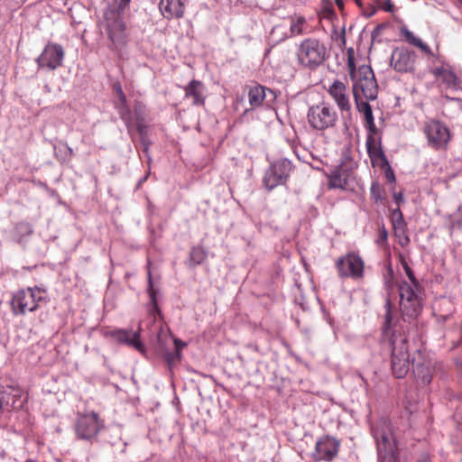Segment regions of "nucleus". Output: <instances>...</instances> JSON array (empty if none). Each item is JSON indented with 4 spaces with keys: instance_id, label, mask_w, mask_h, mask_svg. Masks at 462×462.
<instances>
[{
    "instance_id": "nucleus-1",
    "label": "nucleus",
    "mask_w": 462,
    "mask_h": 462,
    "mask_svg": "<svg viewBox=\"0 0 462 462\" xmlns=\"http://www.w3.org/2000/svg\"><path fill=\"white\" fill-rule=\"evenodd\" d=\"M347 68L356 108L363 114L369 131L374 133V119L368 101L374 100L378 95L374 74L369 65L355 58L353 49L347 51Z\"/></svg>"
},
{
    "instance_id": "nucleus-2",
    "label": "nucleus",
    "mask_w": 462,
    "mask_h": 462,
    "mask_svg": "<svg viewBox=\"0 0 462 462\" xmlns=\"http://www.w3.org/2000/svg\"><path fill=\"white\" fill-rule=\"evenodd\" d=\"M131 0H119L116 11L109 10L105 14L103 28L109 41V48L115 51H122L127 44L128 33L126 24L121 13Z\"/></svg>"
},
{
    "instance_id": "nucleus-3",
    "label": "nucleus",
    "mask_w": 462,
    "mask_h": 462,
    "mask_svg": "<svg viewBox=\"0 0 462 462\" xmlns=\"http://www.w3.org/2000/svg\"><path fill=\"white\" fill-rule=\"evenodd\" d=\"M403 269L409 279L400 285V308L404 316L415 318L421 310V300L417 293L418 284L415 277L406 263H402Z\"/></svg>"
},
{
    "instance_id": "nucleus-4",
    "label": "nucleus",
    "mask_w": 462,
    "mask_h": 462,
    "mask_svg": "<svg viewBox=\"0 0 462 462\" xmlns=\"http://www.w3.org/2000/svg\"><path fill=\"white\" fill-rule=\"evenodd\" d=\"M374 434L377 441L379 462H396L397 442L391 424L383 421Z\"/></svg>"
},
{
    "instance_id": "nucleus-5",
    "label": "nucleus",
    "mask_w": 462,
    "mask_h": 462,
    "mask_svg": "<svg viewBox=\"0 0 462 462\" xmlns=\"http://www.w3.org/2000/svg\"><path fill=\"white\" fill-rule=\"evenodd\" d=\"M307 120L311 128L323 131L336 125L337 114L330 105L319 103L309 108Z\"/></svg>"
},
{
    "instance_id": "nucleus-6",
    "label": "nucleus",
    "mask_w": 462,
    "mask_h": 462,
    "mask_svg": "<svg viewBox=\"0 0 462 462\" xmlns=\"http://www.w3.org/2000/svg\"><path fill=\"white\" fill-rule=\"evenodd\" d=\"M423 133L428 145L436 151L447 150L452 138L448 126L438 120L427 122L423 127Z\"/></svg>"
},
{
    "instance_id": "nucleus-7",
    "label": "nucleus",
    "mask_w": 462,
    "mask_h": 462,
    "mask_svg": "<svg viewBox=\"0 0 462 462\" xmlns=\"http://www.w3.org/2000/svg\"><path fill=\"white\" fill-rule=\"evenodd\" d=\"M44 299L45 291L38 287L22 290L13 297L11 302L13 311L16 315L34 311Z\"/></svg>"
},
{
    "instance_id": "nucleus-8",
    "label": "nucleus",
    "mask_w": 462,
    "mask_h": 462,
    "mask_svg": "<svg viewBox=\"0 0 462 462\" xmlns=\"http://www.w3.org/2000/svg\"><path fill=\"white\" fill-rule=\"evenodd\" d=\"M326 56V49L316 40H306L299 48V61L306 67H315L320 64Z\"/></svg>"
},
{
    "instance_id": "nucleus-9",
    "label": "nucleus",
    "mask_w": 462,
    "mask_h": 462,
    "mask_svg": "<svg viewBox=\"0 0 462 462\" xmlns=\"http://www.w3.org/2000/svg\"><path fill=\"white\" fill-rule=\"evenodd\" d=\"M64 56L65 51L61 45L50 42L45 45L36 62L40 69L53 70L62 65Z\"/></svg>"
},
{
    "instance_id": "nucleus-10",
    "label": "nucleus",
    "mask_w": 462,
    "mask_h": 462,
    "mask_svg": "<svg viewBox=\"0 0 462 462\" xmlns=\"http://www.w3.org/2000/svg\"><path fill=\"white\" fill-rule=\"evenodd\" d=\"M336 266L339 275L342 277L360 279L364 275V261L355 253H349L339 258L336 263Z\"/></svg>"
},
{
    "instance_id": "nucleus-11",
    "label": "nucleus",
    "mask_w": 462,
    "mask_h": 462,
    "mask_svg": "<svg viewBox=\"0 0 462 462\" xmlns=\"http://www.w3.org/2000/svg\"><path fill=\"white\" fill-rule=\"evenodd\" d=\"M392 367L393 374L398 378L404 377L410 369L408 346L404 339H401L398 343L393 342Z\"/></svg>"
},
{
    "instance_id": "nucleus-12",
    "label": "nucleus",
    "mask_w": 462,
    "mask_h": 462,
    "mask_svg": "<svg viewBox=\"0 0 462 462\" xmlns=\"http://www.w3.org/2000/svg\"><path fill=\"white\" fill-rule=\"evenodd\" d=\"M291 165L286 161L273 163L267 171L263 182L267 189H272L274 187L283 183L289 175Z\"/></svg>"
},
{
    "instance_id": "nucleus-13",
    "label": "nucleus",
    "mask_w": 462,
    "mask_h": 462,
    "mask_svg": "<svg viewBox=\"0 0 462 462\" xmlns=\"http://www.w3.org/2000/svg\"><path fill=\"white\" fill-rule=\"evenodd\" d=\"M100 427L97 415L91 412L79 418L76 431L79 438L88 439L97 436Z\"/></svg>"
},
{
    "instance_id": "nucleus-14",
    "label": "nucleus",
    "mask_w": 462,
    "mask_h": 462,
    "mask_svg": "<svg viewBox=\"0 0 462 462\" xmlns=\"http://www.w3.org/2000/svg\"><path fill=\"white\" fill-rule=\"evenodd\" d=\"M339 442L331 437L324 436L316 443L315 456L317 459L331 461L338 452Z\"/></svg>"
},
{
    "instance_id": "nucleus-15",
    "label": "nucleus",
    "mask_w": 462,
    "mask_h": 462,
    "mask_svg": "<svg viewBox=\"0 0 462 462\" xmlns=\"http://www.w3.org/2000/svg\"><path fill=\"white\" fill-rule=\"evenodd\" d=\"M328 94L342 111L348 112L351 109V104L346 86L338 80L334 81L328 88Z\"/></svg>"
},
{
    "instance_id": "nucleus-16",
    "label": "nucleus",
    "mask_w": 462,
    "mask_h": 462,
    "mask_svg": "<svg viewBox=\"0 0 462 462\" xmlns=\"http://www.w3.org/2000/svg\"><path fill=\"white\" fill-rule=\"evenodd\" d=\"M414 54L405 49H397L392 54V64L395 70L406 72L412 69Z\"/></svg>"
},
{
    "instance_id": "nucleus-17",
    "label": "nucleus",
    "mask_w": 462,
    "mask_h": 462,
    "mask_svg": "<svg viewBox=\"0 0 462 462\" xmlns=\"http://www.w3.org/2000/svg\"><path fill=\"white\" fill-rule=\"evenodd\" d=\"M159 7L163 17L180 18L184 14L185 2L184 0H161Z\"/></svg>"
},
{
    "instance_id": "nucleus-18",
    "label": "nucleus",
    "mask_w": 462,
    "mask_h": 462,
    "mask_svg": "<svg viewBox=\"0 0 462 462\" xmlns=\"http://www.w3.org/2000/svg\"><path fill=\"white\" fill-rule=\"evenodd\" d=\"M109 335L120 343H125L142 353L144 352V346L140 341L138 331L114 330L110 331Z\"/></svg>"
},
{
    "instance_id": "nucleus-19",
    "label": "nucleus",
    "mask_w": 462,
    "mask_h": 462,
    "mask_svg": "<svg viewBox=\"0 0 462 462\" xmlns=\"http://www.w3.org/2000/svg\"><path fill=\"white\" fill-rule=\"evenodd\" d=\"M185 97L192 99L195 106L203 105L205 102V86L199 80H191L185 88Z\"/></svg>"
},
{
    "instance_id": "nucleus-20",
    "label": "nucleus",
    "mask_w": 462,
    "mask_h": 462,
    "mask_svg": "<svg viewBox=\"0 0 462 462\" xmlns=\"http://www.w3.org/2000/svg\"><path fill=\"white\" fill-rule=\"evenodd\" d=\"M348 179V172L342 167L332 171L328 177V185L331 188L344 189Z\"/></svg>"
},
{
    "instance_id": "nucleus-21",
    "label": "nucleus",
    "mask_w": 462,
    "mask_h": 462,
    "mask_svg": "<svg viewBox=\"0 0 462 462\" xmlns=\"http://www.w3.org/2000/svg\"><path fill=\"white\" fill-rule=\"evenodd\" d=\"M265 97L266 89L262 86H254L249 89L248 100L252 107L260 106Z\"/></svg>"
},
{
    "instance_id": "nucleus-22",
    "label": "nucleus",
    "mask_w": 462,
    "mask_h": 462,
    "mask_svg": "<svg viewBox=\"0 0 462 462\" xmlns=\"http://www.w3.org/2000/svg\"><path fill=\"white\" fill-rule=\"evenodd\" d=\"M366 147L373 163L378 162L383 159L382 150L379 147L377 141L371 135L368 136L366 140Z\"/></svg>"
},
{
    "instance_id": "nucleus-23",
    "label": "nucleus",
    "mask_w": 462,
    "mask_h": 462,
    "mask_svg": "<svg viewBox=\"0 0 462 462\" xmlns=\"http://www.w3.org/2000/svg\"><path fill=\"white\" fill-rule=\"evenodd\" d=\"M436 74L439 80L446 83L448 87H456L457 83V78L456 74L447 69H438Z\"/></svg>"
},
{
    "instance_id": "nucleus-24",
    "label": "nucleus",
    "mask_w": 462,
    "mask_h": 462,
    "mask_svg": "<svg viewBox=\"0 0 462 462\" xmlns=\"http://www.w3.org/2000/svg\"><path fill=\"white\" fill-rule=\"evenodd\" d=\"M116 92L118 96V102L116 103V107L119 110V113L121 115V117L124 121L126 122V124L129 123V116L128 111L125 107L126 98L125 96L123 93V90L120 86L116 87Z\"/></svg>"
},
{
    "instance_id": "nucleus-25",
    "label": "nucleus",
    "mask_w": 462,
    "mask_h": 462,
    "mask_svg": "<svg viewBox=\"0 0 462 462\" xmlns=\"http://www.w3.org/2000/svg\"><path fill=\"white\" fill-rule=\"evenodd\" d=\"M402 33L405 37L407 42H409L411 44L419 47L422 51H424L426 53H430V48L428 47V45L423 43L420 39L416 37L408 29H402Z\"/></svg>"
},
{
    "instance_id": "nucleus-26",
    "label": "nucleus",
    "mask_w": 462,
    "mask_h": 462,
    "mask_svg": "<svg viewBox=\"0 0 462 462\" xmlns=\"http://www.w3.org/2000/svg\"><path fill=\"white\" fill-rule=\"evenodd\" d=\"M393 226L395 234H403L404 225L402 214L399 210L393 212Z\"/></svg>"
},
{
    "instance_id": "nucleus-27",
    "label": "nucleus",
    "mask_w": 462,
    "mask_h": 462,
    "mask_svg": "<svg viewBox=\"0 0 462 462\" xmlns=\"http://www.w3.org/2000/svg\"><path fill=\"white\" fill-rule=\"evenodd\" d=\"M206 258V253L202 248H193L190 253V259L196 263H200Z\"/></svg>"
},
{
    "instance_id": "nucleus-28",
    "label": "nucleus",
    "mask_w": 462,
    "mask_h": 462,
    "mask_svg": "<svg viewBox=\"0 0 462 462\" xmlns=\"http://www.w3.org/2000/svg\"><path fill=\"white\" fill-rule=\"evenodd\" d=\"M304 23V19L302 17H299L296 20V23H294L291 25V31L294 33H300L302 32V24Z\"/></svg>"
},
{
    "instance_id": "nucleus-29",
    "label": "nucleus",
    "mask_w": 462,
    "mask_h": 462,
    "mask_svg": "<svg viewBox=\"0 0 462 462\" xmlns=\"http://www.w3.org/2000/svg\"><path fill=\"white\" fill-rule=\"evenodd\" d=\"M174 345H175L177 357H178V359H180V352L186 346V344L184 342H182L181 340L175 338Z\"/></svg>"
},
{
    "instance_id": "nucleus-30",
    "label": "nucleus",
    "mask_w": 462,
    "mask_h": 462,
    "mask_svg": "<svg viewBox=\"0 0 462 462\" xmlns=\"http://www.w3.org/2000/svg\"><path fill=\"white\" fill-rule=\"evenodd\" d=\"M383 8V10H385L386 12H389V13L394 12V5L391 2V0H385L384 5Z\"/></svg>"
},
{
    "instance_id": "nucleus-31",
    "label": "nucleus",
    "mask_w": 462,
    "mask_h": 462,
    "mask_svg": "<svg viewBox=\"0 0 462 462\" xmlns=\"http://www.w3.org/2000/svg\"><path fill=\"white\" fill-rule=\"evenodd\" d=\"M396 235L400 236V243L402 245H406L409 243V238L404 235V233L401 235L398 233Z\"/></svg>"
},
{
    "instance_id": "nucleus-32",
    "label": "nucleus",
    "mask_w": 462,
    "mask_h": 462,
    "mask_svg": "<svg viewBox=\"0 0 462 462\" xmlns=\"http://www.w3.org/2000/svg\"><path fill=\"white\" fill-rule=\"evenodd\" d=\"M5 393L4 390L0 389V410L2 409L4 402L5 401Z\"/></svg>"
},
{
    "instance_id": "nucleus-33",
    "label": "nucleus",
    "mask_w": 462,
    "mask_h": 462,
    "mask_svg": "<svg viewBox=\"0 0 462 462\" xmlns=\"http://www.w3.org/2000/svg\"><path fill=\"white\" fill-rule=\"evenodd\" d=\"M149 293H150V297H151L152 300L155 301L154 291H153V289H152V286L151 282H150Z\"/></svg>"
},
{
    "instance_id": "nucleus-34",
    "label": "nucleus",
    "mask_w": 462,
    "mask_h": 462,
    "mask_svg": "<svg viewBox=\"0 0 462 462\" xmlns=\"http://www.w3.org/2000/svg\"><path fill=\"white\" fill-rule=\"evenodd\" d=\"M386 307H387V312H386V315H385V319H386V323L389 324L390 320H391L390 310H389V303H387Z\"/></svg>"
},
{
    "instance_id": "nucleus-35",
    "label": "nucleus",
    "mask_w": 462,
    "mask_h": 462,
    "mask_svg": "<svg viewBox=\"0 0 462 462\" xmlns=\"http://www.w3.org/2000/svg\"><path fill=\"white\" fill-rule=\"evenodd\" d=\"M337 5L342 9L344 7V3H343V0H335Z\"/></svg>"
},
{
    "instance_id": "nucleus-36",
    "label": "nucleus",
    "mask_w": 462,
    "mask_h": 462,
    "mask_svg": "<svg viewBox=\"0 0 462 462\" xmlns=\"http://www.w3.org/2000/svg\"><path fill=\"white\" fill-rule=\"evenodd\" d=\"M396 200H399L402 199V194H398L395 196Z\"/></svg>"
},
{
    "instance_id": "nucleus-37",
    "label": "nucleus",
    "mask_w": 462,
    "mask_h": 462,
    "mask_svg": "<svg viewBox=\"0 0 462 462\" xmlns=\"http://www.w3.org/2000/svg\"><path fill=\"white\" fill-rule=\"evenodd\" d=\"M388 178H389V179L393 180V179H394V178H393V173H391V174L388 176Z\"/></svg>"
},
{
    "instance_id": "nucleus-38",
    "label": "nucleus",
    "mask_w": 462,
    "mask_h": 462,
    "mask_svg": "<svg viewBox=\"0 0 462 462\" xmlns=\"http://www.w3.org/2000/svg\"><path fill=\"white\" fill-rule=\"evenodd\" d=\"M356 4L360 5V1L359 0H356Z\"/></svg>"
},
{
    "instance_id": "nucleus-39",
    "label": "nucleus",
    "mask_w": 462,
    "mask_h": 462,
    "mask_svg": "<svg viewBox=\"0 0 462 462\" xmlns=\"http://www.w3.org/2000/svg\"><path fill=\"white\" fill-rule=\"evenodd\" d=\"M461 2H462V0H461Z\"/></svg>"
}]
</instances>
